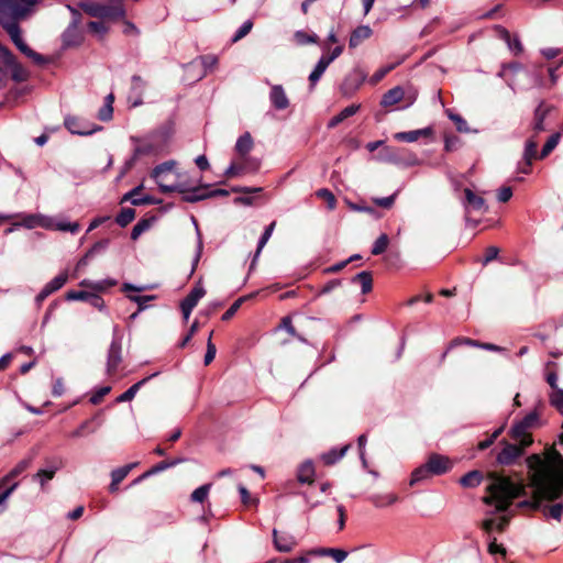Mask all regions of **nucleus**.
I'll return each instance as SVG.
<instances>
[{"mask_svg": "<svg viewBox=\"0 0 563 563\" xmlns=\"http://www.w3.org/2000/svg\"><path fill=\"white\" fill-rule=\"evenodd\" d=\"M158 375V372L153 373L152 375L141 379L140 382L133 384L130 388H128L123 394L117 397V402H126L131 401L136 393L140 390V388L147 383L153 377H156Z\"/></svg>", "mask_w": 563, "mask_h": 563, "instance_id": "25", "label": "nucleus"}, {"mask_svg": "<svg viewBox=\"0 0 563 563\" xmlns=\"http://www.w3.org/2000/svg\"><path fill=\"white\" fill-rule=\"evenodd\" d=\"M146 88V81L139 75L131 77V88L128 96L129 102L132 107H140L143 104V93Z\"/></svg>", "mask_w": 563, "mask_h": 563, "instance_id": "12", "label": "nucleus"}, {"mask_svg": "<svg viewBox=\"0 0 563 563\" xmlns=\"http://www.w3.org/2000/svg\"><path fill=\"white\" fill-rule=\"evenodd\" d=\"M371 500L375 507L383 508V507H387V506L395 504L398 500V497L393 494L385 495V496L376 495V496H373L371 498Z\"/></svg>", "mask_w": 563, "mask_h": 563, "instance_id": "50", "label": "nucleus"}, {"mask_svg": "<svg viewBox=\"0 0 563 563\" xmlns=\"http://www.w3.org/2000/svg\"><path fill=\"white\" fill-rule=\"evenodd\" d=\"M314 467L311 460H307L298 467L297 479L301 484H310L313 481Z\"/></svg>", "mask_w": 563, "mask_h": 563, "instance_id": "26", "label": "nucleus"}, {"mask_svg": "<svg viewBox=\"0 0 563 563\" xmlns=\"http://www.w3.org/2000/svg\"><path fill=\"white\" fill-rule=\"evenodd\" d=\"M93 419L95 418H91L81 422L77 429L70 432L69 435L74 439H77L84 437L86 433L96 432V428H90V424L93 421Z\"/></svg>", "mask_w": 563, "mask_h": 563, "instance_id": "51", "label": "nucleus"}, {"mask_svg": "<svg viewBox=\"0 0 563 563\" xmlns=\"http://www.w3.org/2000/svg\"><path fill=\"white\" fill-rule=\"evenodd\" d=\"M253 27V22L251 20H246L243 22V24L238 29V31L234 33L232 37V42H239L244 36H246Z\"/></svg>", "mask_w": 563, "mask_h": 563, "instance_id": "60", "label": "nucleus"}, {"mask_svg": "<svg viewBox=\"0 0 563 563\" xmlns=\"http://www.w3.org/2000/svg\"><path fill=\"white\" fill-rule=\"evenodd\" d=\"M64 124L71 134L77 135H91L102 129L100 125L89 123L84 119L71 115L65 118Z\"/></svg>", "mask_w": 563, "mask_h": 563, "instance_id": "8", "label": "nucleus"}, {"mask_svg": "<svg viewBox=\"0 0 563 563\" xmlns=\"http://www.w3.org/2000/svg\"><path fill=\"white\" fill-rule=\"evenodd\" d=\"M482 481H483V474L479 471L474 470V471H471V472L466 473L465 475H463L460 478L459 483L463 487L474 488V487L479 486Z\"/></svg>", "mask_w": 563, "mask_h": 563, "instance_id": "34", "label": "nucleus"}, {"mask_svg": "<svg viewBox=\"0 0 563 563\" xmlns=\"http://www.w3.org/2000/svg\"><path fill=\"white\" fill-rule=\"evenodd\" d=\"M62 462L58 460L47 461V465L44 468H40L33 476L34 481H38L41 486L44 487L45 483L51 481L56 472L60 468Z\"/></svg>", "mask_w": 563, "mask_h": 563, "instance_id": "17", "label": "nucleus"}, {"mask_svg": "<svg viewBox=\"0 0 563 563\" xmlns=\"http://www.w3.org/2000/svg\"><path fill=\"white\" fill-rule=\"evenodd\" d=\"M527 446H522L519 442V445L506 443L505 446L497 454V462L500 465H511L515 461L523 454V450Z\"/></svg>", "mask_w": 563, "mask_h": 563, "instance_id": "10", "label": "nucleus"}, {"mask_svg": "<svg viewBox=\"0 0 563 563\" xmlns=\"http://www.w3.org/2000/svg\"><path fill=\"white\" fill-rule=\"evenodd\" d=\"M8 67L11 69V78L15 82H23L27 80L29 73L27 70L16 60V57L13 59V64H8Z\"/></svg>", "mask_w": 563, "mask_h": 563, "instance_id": "37", "label": "nucleus"}, {"mask_svg": "<svg viewBox=\"0 0 563 563\" xmlns=\"http://www.w3.org/2000/svg\"><path fill=\"white\" fill-rule=\"evenodd\" d=\"M151 227V221L147 219L140 220L131 231V239L137 240L142 233L147 231Z\"/></svg>", "mask_w": 563, "mask_h": 563, "instance_id": "55", "label": "nucleus"}, {"mask_svg": "<svg viewBox=\"0 0 563 563\" xmlns=\"http://www.w3.org/2000/svg\"><path fill=\"white\" fill-rule=\"evenodd\" d=\"M360 110V104H351L344 108L340 113L334 115L327 124L328 129H333L342 123L345 119L354 115Z\"/></svg>", "mask_w": 563, "mask_h": 563, "instance_id": "30", "label": "nucleus"}, {"mask_svg": "<svg viewBox=\"0 0 563 563\" xmlns=\"http://www.w3.org/2000/svg\"><path fill=\"white\" fill-rule=\"evenodd\" d=\"M212 334L213 331L210 332L209 338L207 340V351L203 358L205 365H209L216 357L217 347L212 342Z\"/></svg>", "mask_w": 563, "mask_h": 563, "instance_id": "59", "label": "nucleus"}, {"mask_svg": "<svg viewBox=\"0 0 563 563\" xmlns=\"http://www.w3.org/2000/svg\"><path fill=\"white\" fill-rule=\"evenodd\" d=\"M273 542L279 552H290L296 545V540L291 534H279L276 529L273 530Z\"/></svg>", "mask_w": 563, "mask_h": 563, "instance_id": "19", "label": "nucleus"}, {"mask_svg": "<svg viewBox=\"0 0 563 563\" xmlns=\"http://www.w3.org/2000/svg\"><path fill=\"white\" fill-rule=\"evenodd\" d=\"M142 189V184L134 187L133 189L123 195L121 202L130 201L133 206L156 205L161 202L159 199H156L150 195H145L142 198H137V195Z\"/></svg>", "mask_w": 563, "mask_h": 563, "instance_id": "13", "label": "nucleus"}, {"mask_svg": "<svg viewBox=\"0 0 563 563\" xmlns=\"http://www.w3.org/2000/svg\"><path fill=\"white\" fill-rule=\"evenodd\" d=\"M191 221H192V225H195L196 234H197V247H196L195 257L192 260V268H191V273H192L196 269V267L199 263V260L201 257L202 250H203V242H202L201 232L199 230L198 222H197L196 218L191 217Z\"/></svg>", "mask_w": 563, "mask_h": 563, "instance_id": "41", "label": "nucleus"}, {"mask_svg": "<svg viewBox=\"0 0 563 563\" xmlns=\"http://www.w3.org/2000/svg\"><path fill=\"white\" fill-rule=\"evenodd\" d=\"M349 449L350 444H346L341 449L332 448L328 452L321 454V460L325 465H333L346 454Z\"/></svg>", "mask_w": 563, "mask_h": 563, "instance_id": "29", "label": "nucleus"}, {"mask_svg": "<svg viewBox=\"0 0 563 563\" xmlns=\"http://www.w3.org/2000/svg\"><path fill=\"white\" fill-rule=\"evenodd\" d=\"M430 476H432V473L430 472L429 467L427 466V464H423L419 467H417L412 474H411V479H410V485H416L427 478H429Z\"/></svg>", "mask_w": 563, "mask_h": 563, "instance_id": "46", "label": "nucleus"}, {"mask_svg": "<svg viewBox=\"0 0 563 563\" xmlns=\"http://www.w3.org/2000/svg\"><path fill=\"white\" fill-rule=\"evenodd\" d=\"M253 145L254 142L252 135L249 132H245L238 139L235 143V152L241 157H244L245 155H249V153L252 151Z\"/></svg>", "mask_w": 563, "mask_h": 563, "instance_id": "33", "label": "nucleus"}, {"mask_svg": "<svg viewBox=\"0 0 563 563\" xmlns=\"http://www.w3.org/2000/svg\"><path fill=\"white\" fill-rule=\"evenodd\" d=\"M135 218V210L132 208H122L119 214L115 217V222L121 227H126Z\"/></svg>", "mask_w": 563, "mask_h": 563, "instance_id": "44", "label": "nucleus"}, {"mask_svg": "<svg viewBox=\"0 0 563 563\" xmlns=\"http://www.w3.org/2000/svg\"><path fill=\"white\" fill-rule=\"evenodd\" d=\"M313 556H330L336 563H342L347 558V552L336 548H316L309 551Z\"/></svg>", "mask_w": 563, "mask_h": 563, "instance_id": "22", "label": "nucleus"}, {"mask_svg": "<svg viewBox=\"0 0 563 563\" xmlns=\"http://www.w3.org/2000/svg\"><path fill=\"white\" fill-rule=\"evenodd\" d=\"M316 196L318 198L324 199L327 201L328 208L330 210H333L335 208L336 199H335L334 195L329 189H327V188L318 189L316 191Z\"/></svg>", "mask_w": 563, "mask_h": 563, "instance_id": "57", "label": "nucleus"}, {"mask_svg": "<svg viewBox=\"0 0 563 563\" xmlns=\"http://www.w3.org/2000/svg\"><path fill=\"white\" fill-rule=\"evenodd\" d=\"M404 62V59H399L398 62L396 63H391V64H388L384 67H380L379 69H377L373 76L371 77V82L373 85L379 82L380 80L384 79V77L390 73L391 70H394L398 65H400L401 63Z\"/></svg>", "mask_w": 563, "mask_h": 563, "instance_id": "43", "label": "nucleus"}, {"mask_svg": "<svg viewBox=\"0 0 563 563\" xmlns=\"http://www.w3.org/2000/svg\"><path fill=\"white\" fill-rule=\"evenodd\" d=\"M35 2V0H31L10 16L2 18L3 21L0 22V25L9 34L11 41L22 54L31 58L35 64L43 65L45 57L27 46L21 36V29L19 26V21L26 16Z\"/></svg>", "mask_w": 563, "mask_h": 563, "instance_id": "3", "label": "nucleus"}, {"mask_svg": "<svg viewBox=\"0 0 563 563\" xmlns=\"http://www.w3.org/2000/svg\"><path fill=\"white\" fill-rule=\"evenodd\" d=\"M539 422V416L536 411L529 412L521 420L517 421L510 430L511 437L519 441L522 446H529L533 442L528 431L534 428Z\"/></svg>", "mask_w": 563, "mask_h": 563, "instance_id": "5", "label": "nucleus"}, {"mask_svg": "<svg viewBox=\"0 0 563 563\" xmlns=\"http://www.w3.org/2000/svg\"><path fill=\"white\" fill-rule=\"evenodd\" d=\"M206 295L205 288L197 284L190 292L181 300L180 309L185 321L189 320L190 313L198 301Z\"/></svg>", "mask_w": 563, "mask_h": 563, "instance_id": "9", "label": "nucleus"}, {"mask_svg": "<svg viewBox=\"0 0 563 563\" xmlns=\"http://www.w3.org/2000/svg\"><path fill=\"white\" fill-rule=\"evenodd\" d=\"M117 284H118V282L115 279H112V278H107V279L99 280V282H92V280H89V279H84V280L80 282V286L81 287L91 288V289H93L96 291H103L108 287L115 286Z\"/></svg>", "mask_w": 563, "mask_h": 563, "instance_id": "36", "label": "nucleus"}, {"mask_svg": "<svg viewBox=\"0 0 563 563\" xmlns=\"http://www.w3.org/2000/svg\"><path fill=\"white\" fill-rule=\"evenodd\" d=\"M210 488L211 484H205L199 486L191 493V500L195 503H203L208 497Z\"/></svg>", "mask_w": 563, "mask_h": 563, "instance_id": "54", "label": "nucleus"}, {"mask_svg": "<svg viewBox=\"0 0 563 563\" xmlns=\"http://www.w3.org/2000/svg\"><path fill=\"white\" fill-rule=\"evenodd\" d=\"M209 187V184L184 185L183 183H173L161 185V191L164 194L177 191L181 194L183 201L195 203L208 199L207 188Z\"/></svg>", "mask_w": 563, "mask_h": 563, "instance_id": "4", "label": "nucleus"}, {"mask_svg": "<svg viewBox=\"0 0 563 563\" xmlns=\"http://www.w3.org/2000/svg\"><path fill=\"white\" fill-rule=\"evenodd\" d=\"M397 195L398 190L388 197L374 198L373 202L380 208L389 209L395 203Z\"/></svg>", "mask_w": 563, "mask_h": 563, "instance_id": "63", "label": "nucleus"}, {"mask_svg": "<svg viewBox=\"0 0 563 563\" xmlns=\"http://www.w3.org/2000/svg\"><path fill=\"white\" fill-rule=\"evenodd\" d=\"M405 97V90L400 86H396L388 91H386L380 100V106L384 108H388L400 102Z\"/></svg>", "mask_w": 563, "mask_h": 563, "instance_id": "23", "label": "nucleus"}, {"mask_svg": "<svg viewBox=\"0 0 563 563\" xmlns=\"http://www.w3.org/2000/svg\"><path fill=\"white\" fill-rule=\"evenodd\" d=\"M433 133L432 128H423L419 130H412L407 132H398L394 135L395 140L399 142H408L412 143L418 141L420 137H428L431 136Z\"/></svg>", "mask_w": 563, "mask_h": 563, "instance_id": "20", "label": "nucleus"}, {"mask_svg": "<svg viewBox=\"0 0 563 563\" xmlns=\"http://www.w3.org/2000/svg\"><path fill=\"white\" fill-rule=\"evenodd\" d=\"M135 465L136 463H131L113 470L111 472V479L114 482V484H120Z\"/></svg>", "mask_w": 563, "mask_h": 563, "instance_id": "48", "label": "nucleus"}, {"mask_svg": "<svg viewBox=\"0 0 563 563\" xmlns=\"http://www.w3.org/2000/svg\"><path fill=\"white\" fill-rule=\"evenodd\" d=\"M367 74L361 68H354L343 79L340 91L344 97H352L366 80Z\"/></svg>", "mask_w": 563, "mask_h": 563, "instance_id": "7", "label": "nucleus"}, {"mask_svg": "<svg viewBox=\"0 0 563 563\" xmlns=\"http://www.w3.org/2000/svg\"><path fill=\"white\" fill-rule=\"evenodd\" d=\"M549 113V109L544 108V103L541 102L534 110L532 130L534 136L545 131L544 120Z\"/></svg>", "mask_w": 563, "mask_h": 563, "instance_id": "24", "label": "nucleus"}, {"mask_svg": "<svg viewBox=\"0 0 563 563\" xmlns=\"http://www.w3.org/2000/svg\"><path fill=\"white\" fill-rule=\"evenodd\" d=\"M295 41L299 45L314 44L318 42V36L314 33H307L302 30L296 31L294 34Z\"/></svg>", "mask_w": 563, "mask_h": 563, "instance_id": "49", "label": "nucleus"}, {"mask_svg": "<svg viewBox=\"0 0 563 563\" xmlns=\"http://www.w3.org/2000/svg\"><path fill=\"white\" fill-rule=\"evenodd\" d=\"M561 139V133L555 132L547 140L545 144L543 145L541 152L539 153V158L543 159L547 156L550 155V153L558 146Z\"/></svg>", "mask_w": 563, "mask_h": 563, "instance_id": "42", "label": "nucleus"}, {"mask_svg": "<svg viewBox=\"0 0 563 563\" xmlns=\"http://www.w3.org/2000/svg\"><path fill=\"white\" fill-rule=\"evenodd\" d=\"M78 20L71 21L62 34V42L64 47H74L80 45L82 34L78 29Z\"/></svg>", "mask_w": 563, "mask_h": 563, "instance_id": "14", "label": "nucleus"}, {"mask_svg": "<svg viewBox=\"0 0 563 563\" xmlns=\"http://www.w3.org/2000/svg\"><path fill=\"white\" fill-rule=\"evenodd\" d=\"M330 63L321 56L316 64L314 68L309 75V81L311 87L316 86V84L320 80L327 68L329 67Z\"/></svg>", "mask_w": 563, "mask_h": 563, "instance_id": "35", "label": "nucleus"}, {"mask_svg": "<svg viewBox=\"0 0 563 563\" xmlns=\"http://www.w3.org/2000/svg\"><path fill=\"white\" fill-rule=\"evenodd\" d=\"M241 158H242L241 165L244 169V173L258 170V168L261 166V162L258 158L251 157L249 155H245L244 157H241Z\"/></svg>", "mask_w": 563, "mask_h": 563, "instance_id": "58", "label": "nucleus"}, {"mask_svg": "<svg viewBox=\"0 0 563 563\" xmlns=\"http://www.w3.org/2000/svg\"><path fill=\"white\" fill-rule=\"evenodd\" d=\"M379 159L393 164L401 163L399 150L395 147H385L379 155Z\"/></svg>", "mask_w": 563, "mask_h": 563, "instance_id": "45", "label": "nucleus"}, {"mask_svg": "<svg viewBox=\"0 0 563 563\" xmlns=\"http://www.w3.org/2000/svg\"><path fill=\"white\" fill-rule=\"evenodd\" d=\"M507 68L510 69L514 74L522 73L526 75L529 78L531 86H540L542 84V78L539 74L528 70L520 63H510Z\"/></svg>", "mask_w": 563, "mask_h": 563, "instance_id": "28", "label": "nucleus"}, {"mask_svg": "<svg viewBox=\"0 0 563 563\" xmlns=\"http://www.w3.org/2000/svg\"><path fill=\"white\" fill-rule=\"evenodd\" d=\"M531 495L517 504L518 508L541 509L543 516L558 521L563 516V503L549 505L563 496V456L555 449L544 455L531 454L526 459Z\"/></svg>", "mask_w": 563, "mask_h": 563, "instance_id": "1", "label": "nucleus"}, {"mask_svg": "<svg viewBox=\"0 0 563 563\" xmlns=\"http://www.w3.org/2000/svg\"><path fill=\"white\" fill-rule=\"evenodd\" d=\"M176 165L175 161H167L154 167L152 170V178L156 181L158 188L161 185H167L165 183L167 175L174 169Z\"/></svg>", "mask_w": 563, "mask_h": 563, "instance_id": "21", "label": "nucleus"}, {"mask_svg": "<svg viewBox=\"0 0 563 563\" xmlns=\"http://www.w3.org/2000/svg\"><path fill=\"white\" fill-rule=\"evenodd\" d=\"M373 35V30L369 25H358L355 27L350 35L349 38V47L356 48L358 47L365 40L369 38Z\"/></svg>", "mask_w": 563, "mask_h": 563, "instance_id": "18", "label": "nucleus"}, {"mask_svg": "<svg viewBox=\"0 0 563 563\" xmlns=\"http://www.w3.org/2000/svg\"><path fill=\"white\" fill-rule=\"evenodd\" d=\"M464 196L466 203L471 206L474 210L485 211L487 209L485 200L482 197L475 195L470 188L464 189Z\"/></svg>", "mask_w": 563, "mask_h": 563, "instance_id": "38", "label": "nucleus"}, {"mask_svg": "<svg viewBox=\"0 0 563 563\" xmlns=\"http://www.w3.org/2000/svg\"><path fill=\"white\" fill-rule=\"evenodd\" d=\"M269 101L272 106L280 111L289 107V99L282 85H273L269 91Z\"/></svg>", "mask_w": 563, "mask_h": 563, "instance_id": "16", "label": "nucleus"}, {"mask_svg": "<svg viewBox=\"0 0 563 563\" xmlns=\"http://www.w3.org/2000/svg\"><path fill=\"white\" fill-rule=\"evenodd\" d=\"M388 243H389V239H388V235L383 233L380 234L376 241L374 242L373 246H372V254L373 255H380L383 254L387 246H388Z\"/></svg>", "mask_w": 563, "mask_h": 563, "instance_id": "52", "label": "nucleus"}, {"mask_svg": "<svg viewBox=\"0 0 563 563\" xmlns=\"http://www.w3.org/2000/svg\"><path fill=\"white\" fill-rule=\"evenodd\" d=\"M128 298L132 301V302H135L137 305V312H142L143 310L146 309V303L148 301H152L156 298L155 295H145V296H141V295H128Z\"/></svg>", "mask_w": 563, "mask_h": 563, "instance_id": "53", "label": "nucleus"}, {"mask_svg": "<svg viewBox=\"0 0 563 563\" xmlns=\"http://www.w3.org/2000/svg\"><path fill=\"white\" fill-rule=\"evenodd\" d=\"M134 152H135V156L156 155L158 153V150H157V146L154 145L153 143L145 142V143L136 146Z\"/></svg>", "mask_w": 563, "mask_h": 563, "instance_id": "56", "label": "nucleus"}, {"mask_svg": "<svg viewBox=\"0 0 563 563\" xmlns=\"http://www.w3.org/2000/svg\"><path fill=\"white\" fill-rule=\"evenodd\" d=\"M89 294L90 292L84 290H70L66 294V299L69 301H87Z\"/></svg>", "mask_w": 563, "mask_h": 563, "instance_id": "64", "label": "nucleus"}, {"mask_svg": "<svg viewBox=\"0 0 563 563\" xmlns=\"http://www.w3.org/2000/svg\"><path fill=\"white\" fill-rule=\"evenodd\" d=\"M67 279L68 275L66 273H60L48 282L35 297V303L37 307H40L49 295L60 289L67 283Z\"/></svg>", "mask_w": 563, "mask_h": 563, "instance_id": "11", "label": "nucleus"}, {"mask_svg": "<svg viewBox=\"0 0 563 563\" xmlns=\"http://www.w3.org/2000/svg\"><path fill=\"white\" fill-rule=\"evenodd\" d=\"M122 341L123 335L120 333L118 327H114L112 340L107 353L106 372L108 375H113L122 362Z\"/></svg>", "mask_w": 563, "mask_h": 563, "instance_id": "6", "label": "nucleus"}, {"mask_svg": "<svg viewBox=\"0 0 563 563\" xmlns=\"http://www.w3.org/2000/svg\"><path fill=\"white\" fill-rule=\"evenodd\" d=\"M432 475H442L451 468V462L448 457L440 454H431L426 462Z\"/></svg>", "mask_w": 563, "mask_h": 563, "instance_id": "15", "label": "nucleus"}, {"mask_svg": "<svg viewBox=\"0 0 563 563\" xmlns=\"http://www.w3.org/2000/svg\"><path fill=\"white\" fill-rule=\"evenodd\" d=\"M275 225H276V222L273 221L271 224H268L264 232L262 233L260 240H258V243H257V249H256V252L254 254V257L252 260V263H251V266L250 268L252 269L263 250V247L266 245V243L268 242V240L271 239L272 234H273V231L275 229Z\"/></svg>", "mask_w": 563, "mask_h": 563, "instance_id": "32", "label": "nucleus"}, {"mask_svg": "<svg viewBox=\"0 0 563 563\" xmlns=\"http://www.w3.org/2000/svg\"><path fill=\"white\" fill-rule=\"evenodd\" d=\"M352 283H360L362 292L367 294L373 287L372 274L367 271L360 272L352 278Z\"/></svg>", "mask_w": 563, "mask_h": 563, "instance_id": "39", "label": "nucleus"}, {"mask_svg": "<svg viewBox=\"0 0 563 563\" xmlns=\"http://www.w3.org/2000/svg\"><path fill=\"white\" fill-rule=\"evenodd\" d=\"M79 7L90 16L99 18L102 15L101 8L102 4L92 2V1H82L79 3Z\"/></svg>", "mask_w": 563, "mask_h": 563, "instance_id": "47", "label": "nucleus"}, {"mask_svg": "<svg viewBox=\"0 0 563 563\" xmlns=\"http://www.w3.org/2000/svg\"><path fill=\"white\" fill-rule=\"evenodd\" d=\"M100 19L118 20L124 16L125 10L121 3L102 4Z\"/></svg>", "mask_w": 563, "mask_h": 563, "instance_id": "27", "label": "nucleus"}, {"mask_svg": "<svg viewBox=\"0 0 563 563\" xmlns=\"http://www.w3.org/2000/svg\"><path fill=\"white\" fill-rule=\"evenodd\" d=\"M48 224H49V228H53L57 231L70 232L73 234H76L80 229V225L78 222H69L66 220H58V221H55L54 223H51V221H49Z\"/></svg>", "mask_w": 563, "mask_h": 563, "instance_id": "40", "label": "nucleus"}, {"mask_svg": "<svg viewBox=\"0 0 563 563\" xmlns=\"http://www.w3.org/2000/svg\"><path fill=\"white\" fill-rule=\"evenodd\" d=\"M23 225L27 229H32L36 225L49 228L48 222H44V218L40 216H27L23 221Z\"/></svg>", "mask_w": 563, "mask_h": 563, "instance_id": "62", "label": "nucleus"}, {"mask_svg": "<svg viewBox=\"0 0 563 563\" xmlns=\"http://www.w3.org/2000/svg\"><path fill=\"white\" fill-rule=\"evenodd\" d=\"M109 244H110V240L109 239H103V240H100V241L96 242L87 251L88 252V256L95 257L96 255L103 253L108 249Z\"/></svg>", "mask_w": 563, "mask_h": 563, "instance_id": "61", "label": "nucleus"}, {"mask_svg": "<svg viewBox=\"0 0 563 563\" xmlns=\"http://www.w3.org/2000/svg\"><path fill=\"white\" fill-rule=\"evenodd\" d=\"M522 157L526 165H532V161L539 158L538 142L534 135L526 141Z\"/></svg>", "mask_w": 563, "mask_h": 563, "instance_id": "31", "label": "nucleus"}, {"mask_svg": "<svg viewBox=\"0 0 563 563\" xmlns=\"http://www.w3.org/2000/svg\"><path fill=\"white\" fill-rule=\"evenodd\" d=\"M488 477L490 481L487 486L488 495L483 498V501L494 508L489 511L490 515L507 511L514 499L527 495L521 478L514 481L510 476L496 472L489 473Z\"/></svg>", "mask_w": 563, "mask_h": 563, "instance_id": "2", "label": "nucleus"}]
</instances>
